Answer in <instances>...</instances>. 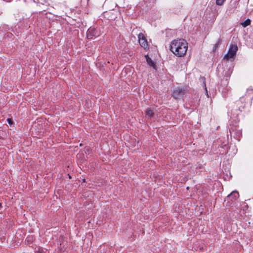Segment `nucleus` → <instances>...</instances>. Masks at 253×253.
I'll return each mask as SVG.
<instances>
[{
    "label": "nucleus",
    "instance_id": "obj_1",
    "mask_svg": "<svg viewBox=\"0 0 253 253\" xmlns=\"http://www.w3.org/2000/svg\"><path fill=\"white\" fill-rule=\"evenodd\" d=\"M188 43L184 39H179L173 40L170 45V50L176 56L182 57L186 53Z\"/></svg>",
    "mask_w": 253,
    "mask_h": 253
},
{
    "label": "nucleus",
    "instance_id": "obj_3",
    "mask_svg": "<svg viewBox=\"0 0 253 253\" xmlns=\"http://www.w3.org/2000/svg\"><path fill=\"white\" fill-rule=\"evenodd\" d=\"M186 90L185 88L178 87L173 91L172 96L175 99H180L185 93Z\"/></svg>",
    "mask_w": 253,
    "mask_h": 253
},
{
    "label": "nucleus",
    "instance_id": "obj_14",
    "mask_svg": "<svg viewBox=\"0 0 253 253\" xmlns=\"http://www.w3.org/2000/svg\"><path fill=\"white\" fill-rule=\"evenodd\" d=\"M205 89H206V93H207V95L208 97V91H207V89L206 87H205Z\"/></svg>",
    "mask_w": 253,
    "mask_h": 253
},
{
    "label": "nucleus",
    "instance_id": "obj_4",
    "mask_svg": "<svg viewBox=\"0 0 253 253\" xmlns=\"http://www.w3.org/2000/svg\"><path fill=\"white\" fill-rule=\"evenodd\" d=\"M138 41L140 45L144 48H146L148 46L147 40L145 38L144 35L140 33L138 35Z\"/></svg>",
    "mask_w": 253,
    "mask_h": 253
},
{
    "label": "nucleus",
    "instance_id": "obj_11",
    "mask_svg": "<svg viewBox=\"0 0 253 253\" xmlns=\"http://www.w3.org/2000/svg\"><path fill=\"white\" fill-rule=\"evenodd\" d=\"M91 30H88L87 32V37L88 38H91L92 37V35H90V32H91Z\"/></svg>",
    "mask_w": 253,
    "mask_h": 253
},
{
    "label": "nucleus",
    "instance_id": "obj_6",
    "mask_svg": "<svg viewBox=\"0 0 253 253\" xmlns=\"http://www.w3.org/2000/svg\"><path fill=\"white\" fill-rule=\"evenodd\" d=\"M251 24V20L249 19H247L243 22L241 23V25L244 27H246Z\"/></svg>",
    "mask_w": 253,
    "mask_h": 253
},
{
    "label": "nucleus",
    "instance_id": "obj_9",
    "mask_svg": "<svg viewBox=\"0 0 253 253\" xmlns=\"http://www.w3.org/2000/svg\"><path fill=\"white\" fill-rule=\"evenodd\" d=\"M221 39H218V40L217 42L214 44V47H213V48L212 49V51L213 52H214L216 50V48L218 47L219 44L221 42Z\"/></svg>",
    "mask_w": 253,
    "mask_h": 253
},
{
    "label": "nucleus",
    "instance_id": "obj_8",
    "mask_svg": "<svg viewBox=\"0 0 253 253\" xmlns=\"http://www.w3.org/2000/svg\"><path fill=\"white\" fill-rule=\"evenodd\" d=\"M146 60H147V62L148 64L150 66H151L152 67H154V63H153V62L152 61V60H151V58H150L149 57H147L146 58Z\"/></svg>",
    "mask_w": 253,
    "mask_h": 253
},
{
    "label": "nucleus",
    "instance_id": "obj_10",
    "mask_svg": "<svg viewBox=\"0 0 253 253\" xmlns=\"http://www.w3.org/2000/svg\"><path fill=\"white\" fill-rule=\"evenodd\" d=\"M225 0H216V3L218 5H222Z\"/></svg>",
    "mask_w": 253,
    "mask_h": 253
},
{
    "label": "nucleus",
    "instance_id": "obj_15",
    "mask_svg": "<svg viewBox=\"0 0 253 253\" xmlns=\"http://www.w3.org/2000/svg\"><path fill=\"white\" fill-rule=\"evenodd\" d=\"M38 2H40V0H38Z\"/></svg>",
    "mask_w": 253,
    "mask_h": 253
},
{
    "label": "nucleus",
    "instance_id": "obj_16",
    "mask_svg": "<svg viewBox=\"0 0 253 253\" xmlns=\"http://www.w3.org/2000/svg\"><path fill=\"white\" fill-rule=\"evenodd\" d=\"M1 206V203H0V207Z\"/></svg>",
    "mask_w": 253,
    "mask_h": 253
},
{
    "label": "nucleus",
    "instance_id": "obj_13",
    "mask_svg": "<svg viewBox=\"0 0 253 253\" xmlns=\"http://www.w3.org/2000/svg\"><path fill=\"white\" fill-rule=\"evenodd\" d=\"M7 122H8V123H9V124H12V121H11V119H7Z\"/></svg>",
    "mask_w": 253,
    "mask_h": 253
},
{
    "label": "nucleus",
    "instance_id": "obj_7",
    "mask_svg": "<svg viewBox=\"0 0 253 253\" xmlns=\"http://www.w3.org/2000/svg\"><path fill=\"white\" fill-rule=\"evenodd\" d=\"M146 114L147 116L151 117L153 116L154 113L150 109H147L146 111Z\"/></svg>",
    "mask_w": 253,
    "mask_h": 253
},
{
    "label": "nucleus",
    "instance_id": "obj_12",
    "mask_svg": "<svg viewBox=\"0 0 253 253\" xmlns=\"http://www.w3.org/2000/svg\"><path fill=\"white\" fill-rule=\"evenodd\" d=\"M28 242V243L30 244L32 243L31 242V240H32V239H31V237H27V240H26Z\"/></svg>",
    "mask_w": 253,
    "mask_h": 253
},
{
    "label": "nucleus",
    "instance_id": "obj_2",
    "mask_svg": "<svg viewBox=\"0 0 253 253\" xmlns=\"http://www.w3.org/2000/svg\"><path fill=\"white\" fill-rule=\"evenodd\" d=\"M238 50V47L236 45L232 44L228 51V53L224 56V59H234Z\"/></svg>",
    "mask_w": 253,
    "mask_h": 253
},
{
    "label": "nucleus",
    "instance_id": "obj_5",
    "mask_svg": "<svg viewBox=\"0 0 253 253\" xmlns=\"http://www.w3.org/2000/svg\"><path fill=\"white\" fill-rule=\"evenodd\" d=\"M239 196V193L237 191H233L232 192L230 195H228V197L231 198V197H233L235 199H236Z\"/></svg>",
    "mask_w": 253,
    "mask_h": 253
}]
</instances>
